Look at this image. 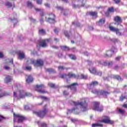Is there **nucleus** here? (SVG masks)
<instances>
[{"mask_svg":"<svg viewBox=\"0 0 127 127\" xmlns=\"http://www.w3.org/2000/svg\"><path fill=\"white\" fill-rule=\"evenodd\" d=\"M69 103L71 105H74L75 106V108L69 110V111L67 113V114H69V113H73L74 114H79V109H78V106H80L81 111L82 112H86V111L88 110V108H87V103H86V100L83 99L82 102L77 101L75 102V101H73L70 100Z\"/></svg>","mask_w":127,"mask_h":127,"instance_id":"f257e3e1","label":"nucleus"},{"mask_svg":"<svg viewBox=\"0 0 127 127\" xmlns=\"http://www.w3.org/2000/svg\"><path fill=\"white\" fill-rule=\"evenodd\" d=\"M32 96V94L31 93L29 92H25L23 90H20L19 91V96H17L16 95V92H13V97H14V100L15 99V98L17 99H22V98H24V97H31Z\"/></svg>","mask_w":127,"mask_h":127,"instance_id":"f03ea898","label":"nucleus"},{"mask_svg":"<svg viewBox=\"0 0 127 127\" xmlns=\"http://www.w3.org/2000/svg\"><path fill=\"white\" fill-rule=\"evenodd\" d=\"M75 2H77V4L76 5L75 4H72V7L73 8H78V7H82L83 6H85V4H86V0H75Z\"/></svg>","mask_w":127,"mask_h":127,"instance_id":"7ed1b4c3","label":"nucleus"},{"mask_svg":"<svg viewBox=\"0 0 127 127\" xmlns=\"http://www.w3.org/2000/svg\"><path fill=\"white\" fill-rule=\"evenodd\" d=\"M29 64H33L35 66H43V61L42 60H37L36 61L33 59H29L27 61Z\"/></svg>","mask_w":127,"mask_h":127,"instance_id":"20e7f679","label":"nucleus"},{"mask_svg":"<svg viewBox=\"0 0 127 127\" xmlns=\"http://www.w3.org/2000/svg\"><path fill=\"white\" fill-rule=\"evenodd\" d=\"M91 92L93 94H97V95H102L104 97H107L108 95H110V94H111L110 92H108L106 90H100L99 91L96 89H94L92 90Z\"/></svg>","mask_w":127,"mask_h":127,"instance_id":"39448f33","label":"nucleus"},{"mask_svg":"<svg viewBox=\"0 0 127 127\" xmlns=\"http://www.w3.org/2000/svg\"><path fill=\"white\" fill-rule=\"evenodd\" d=\"M13 122L15 123L16 122V120H18V123H22L23 121L25 119V118L19 114L15 115V114H13Z\"/></svg>","mask_w":127,"mask_h":127,"instance_id":"423d86ee","label":"nucleus"},{"mask_svg":"<svg viewBox=\"0 0 127 127\" xmlns=\"http://www.w3.org/2000/svg\"><path fill=\"white\" fill-rule=\"evenodd\" d=\"M67 77H68V78H75V79H80L78 75H76L75 74L72 73V72H69L68 75L64 73L60 76V78H62V79H65V78H67Z\"/></svg>","mask_w":127,"mask_h":127,"instance_id":"0eeeda50","label":"nucleus"},{"mask_svg":"<svg viewBox=\"0 0 127 127\" xmlns=\"http://www.w3.org/2000/svg\"><path fill=\"white\" fill-rule=\"evenodd\" d=\"M48 15V18L47 16L46 17V21L49 22L50 23H54V22H55V15L51 13Z\"/></svg>","mask_w":127,"mask_h":127,"instance_id":"6e6552de","label":"nucleus"},{"mask_svg":"<svg viewBox=\"0 0 127 127\" xmlns=\"http://www.w3.org/2000/svg\"><path fill=\"white\" fill-rule=\"evenodd\" d=\"M33 113L38 117H39L41 119H43L45 115H46V113H47V110L45 108L44 111L40 112L33 111Z\"/></svg>","mask_w":127,"mask_h":127,"instance_id":"1a4fd4ad","label":"nucleus"},{"mask_svg":"<svg viewBox=\"0 0 127 127\" xmlns=\"http://www.w3.org/2000/svg\"><path fill=\"white\" fill-rule=\"evenodd\" d=\"M116 52H118V49L115 47H112L111 51H108L106 52V55L105 56V57H111L112 55H113L114 53H116Z\"/></svg>","mask_w":127,"mask_h":127,"instance_id":"9d476101","label":"nucleus"},{"mask_svg":"<svg viewBox=\"0 0 127 127\" xmlns=\"http://www.w3.org/2000/svg\"><path fill=\"white\" fill-rule=\"evenodd\" d=\"M45 86L43 84H41L40 85H36L35 87V90L37 92H39V93H41L42 94H45L46 93V91L44 90V88Z\"/></svg>","mask_w":127,"mask_h":127,"instance_id":"9b49d317","label":"nucleus"},{"mask_svg":"<svg viewBox=\"0 0 127 127\" xmlns=\"http://www.w3.org/2000/svg\"><path fill=\"white\" fill-rule=\"evenodd\" d=\"M99 106H100V103L94 102L92 110H93V111H97V112H102L103 110V107H99Z\"/></svg>","mask_w":127,"mask_h":127,"instance_id":"f8f14e48","label":"nucleus"},{"mask_svg":"<svg viewBox=\"0 0 127 127\" xmlns=\"http://www.w3.org/2000/svg\"><path fill=\"white\" fill-rule=\"evenodd\" d=\"M109 29L111 31H113V32H116L117 35L120 36V35H122V33L120 32V29L116 28L113 26H109Z\"/></svg>","mask_w":127,"mask_h":127,"instance_id":"ddd939ff","label":"nucleus"},{"mask_svg":"<svg viewBox=\"0 0 127 127\" xmlns=\"http://www.w3.org/2000/svg\"><path fill=\"white\" fill-rule=\"evenodd\" d=\"M50 41V39L41 40L40 41V46L41 47H46L47 46L46 42H49Z\"/></svg>","mask_w":127,"mask_h":127,"instance_id":"4468645a","label":"nucleus"},{"mask_svg":"<svg viewBox=\"0 0 127 127\" xmlns=\"http://www.w3.org/2000/svg\"><path fill=\"white\" fill-rule=\"evenodd\" d=\"M76 86H78V84L77 83H74L70 85L67 86V88H70V90L72 91H73V92H76L77 91V88L76 87Z\"/></svg>","mask_w":127,"mask_h":127,"instance_id":"2eb2a0df","label":"nucleus"},{"mask_svg":"<svg viewBox=\"0 0 127 127\" xmlns=\"http://www.w3.org/2000/svg\"><path fill=\"white\" fill-rule=\"evenodd\" d=\"M101 123H104L105 124H110V125H113L114 124V121L110 120V118L105 117V119H103Z\"/></svg>","mask_w":127,"mask_h":127,"instance_id":"dca6fc26","label":"nucleus"},{"mask_svg":"<svg viewBox=\"0 0 127 127\" xmlns=\"http://www.w3.org/2000/svg\"><path fill=\"white\" fill-rule=\"evenodd\" d=\"M10 64H13V59H11V60L10 61L8 62V63L7 64H5L4 65V69H5V70H9V69H10V68L9 67V65H10Z\"/></svg>","mask_w":127,"mask_h":127,"instance_id":"f3484780","label":"nucleus"},{"mask_svg":"<svg viewBox=\"0 0 127 127\" xmlns=\"http://www.w3.org/2000/svg\"><path fill=\"white\" fill-rule=\"evenodd\" d=\"M105 22H106V19L104 18H102L98 22H96V24L99 26H102L103 24H105Z\"/></svg>","mask_w":127,"mask_h":127,"instance_id":"a211bd4d","label":"nucleus"},{"mask_svg":"<svg viewBox=\"0 0 127 127\" xmlns=\"http://www.w3.org/2000/svg\"><path fill=\"white\" fill-rule=\"evenodd\" d=\"M18 54L19 55V59H23L25 57V55L24 54V53L21 51H19L18 52Z\"/></svg>","mask_w":127,"mask_h":127,"instance_id":"6ab92c4d","label":"nucleus"},{"mask_svg":"<svg viewBox=\"0 0 127 127\" xmlns=\"http://www.w3.org/2000/svg\"><path fill=\"white\" fill-rule=\"evenodd\" d=\"M9 93L6 92H2L0 90V99L3 97H5V96H8Z\"/></svg>","mask_w":127,"mask_h":127,"instance_id":"aec40b11","label":"nucleus"},{"mask_svg":"<svg viewBox=\"0 0 127 127\" xmlns=\"http://www.w3.org/2000/svg\"><path fill=\"white\" fill-rule=\"evenodd\" d=\"M115 21L118 22V23H122L123 22V20H122V18L119 16H117L114 18Z\"/></svg>","mask_w":127,"mask_h":127,"instance_id":"412c9836","label":"nucleus"},{"mask_svg":"<svg viewBox=\"0 0 127 127\" xmlns=\"http://www.w3.org/2000/svg\"><path fill=\"white\" fill-rule=\"evenodd\" d=\"M26 81L27 83H31L33 81V78L31 75H28L27 78L26 79Z\"/></svg>","mask_w":127,"mask_h":127,"instance_id":"4be33fe9","label":"nucleus"},{"mask_svg":"<svg viewBox=\"0 0 127 127\" xmlns=\"http://www.w3.org/2000/svg\"><path fill=\"white\" fill-rule=\"evenodd\" d=\"M113 64H114V63L112 61H111V62H105L104 63V65L105 66H108V67H112V66H113Z\"/></svg>","mask_w":127,"mask_h":127,"instance_id":"5701e85b","label":"nucleus"},{"mask_svg":"<svg viewBox=\"0 0 127 127\" xmlns=\"http://www.w3.org/2000/svg\"><path fill=\"white\" fill-rule=\"evenodd\" d=\"M89 70L92 74H94L95 75L97 74V71L96 70V68H95V67H91V68H89Z\"/></svg>","mask_w":127,"mask_h":127,"instance_id":"b1692460","label":"nucleus"},{"mask_svg":"<svg viewBox=\"0 0 127 127\" xmlns=\"http://www.w3.org/2000/svg\"><path fill=\"white\" fill-rule=\"evenodd\" d=\"M10 20H11V22H12L14 26H15L16 25V23L18 22L17 19L14 17L13 19L10 18Z\"/></svg>","mask_w":127,"mask_h":127,"instance_id":"393cba45","label":"nucleus"},{"mask_svg":"<svg viewBox=\"0 0 127 127\" xmlns=\"http://www.w3.org/2000/svg\"><path fill=\"white\" fill-rule=\"evenodd\" d=\"M11 79L12 78L10 76L7 75V76H6L4 79V81L5 82V83H9V82H10V81H11Z\"/></svg>","mask_w":127,"mask_h":127,"instance_id":"a878e982","label":"nucleus"},{"mask_svg":"<svg viewBox=\"0 0 127 127\" xmlns=\"http://www.w3.org/2000/svg\"><path fill=\"white\" fill-rule=\"evenodd\" d=\"M62 49H63V50H64L65 51H69V50H70L69 47L66 46H62Z\"/></svg>","mask_w":127,"mask_h":127,"instance_id":"bb28decb","label":"nucleus"},{"mask_svg":"<svg viewBox=\"0 0 127 127\" xmlns=\"http://www.w3.org/2000/svg\"><path fill=\"white\" fill-rule=\"evenodd\" d=\"M92 127H103V124H100V123H96V124H93L92 125Z\"/></svg>","mask_w":127,"mask_h":127,"instance_id":"cd10ccee","label":"nucleus"},{"mask_svg":"<svg viewBox=\"0 0 127 127\" xmlns=\"http://www.w3.org/2000/svg\"><path fill=\"white\" fill-rule=\"evenodd\" d=\"M113 78H114V79H117V80H118L119 81H123V79H122L121 76L119 75H114Z\"/></svg>","mask_w":127,"mask_h":127,"instance_id":"c85d7f7f","label":"nucleus"},{"mask_svg":"<svg viewBox=\"0 0 127 127\" xmlns=\"http://www.w3.org/2000/svg\"><path fill=\"white\" fill-rule=\"evenodd\" d=\"M90 15H92V16H97L98 13L97 12H89Z\"/></svg>","mask_w":127,"mask_h":127,"instance_id":"c756f323","label":"nucleus"},{"mask_svg":"<svg viewBox=\"0 0 127 127\" xmlns=\"http://www.w3.org/2000/svg\"><path fill=\"white\" fill-rule=\"evenodd\" d=\"M38 124L39 126H41V127H47V125L44 123H42L41 124L39 122H38Z\"/></svg>","mask_w":127,"mask_h":127,"instance_id":"7c9ffc66","label":"nucleus"},{"mask_svg":"<svg viewBox=\"0 0 127 127\" xmlns=\"http://www.w3.org/2000/svg\"><path fill=\"white\" fill-rule=\"evenodd\" d=\"M27 3L28 7H30V8H32V7H33V4H32L31 2L28 1Z\"/></svg>","mask_w":127,"mask_h":127,"instance_id":"2f4dec72","label":"nucleus"},{"mask_svg":"<svg viewBox=\"0 0 127 127\" xmlns=\"http://www.w3.org/2000/svg\"><path fill=\"white\" fill-rule=\"evenodd\" d=\"M97 85H99V82L98 81H93L91 84L90 86H97Z\"/></svg>","mask_w":127,"mask_h":127,"instance_id":"473e14b6","label":"nucleus"},{"mask_svg":"<svg viewBox=\"0 0 127 127\" xmlns=\"http://www.w3.org/2000/svg\"><path fill=\"white\" fill-rule=\"evenodd\" d=\"M69 57L70 59H72V60H76V56L74 55H69Z\"/></svg>","mask_w":127,"mask_h":127,"instance_id":"72a5a7b5","label":"nucleus"},{"mask_svg":"<svg viewBox=\"0 0 127 127\" xmlns=\"http://www.w3.org/2000/svg\"><path fill=\"white\" fill-rule=\"evenodd\" d=\"M39 31L40 34H42V35H44V34H45V30H44V29L39 30Z\"/></svg>","mask_w":127,"mask_h":127,"instance_id":"f704fd0d","label":"nucleus"},{"mask_svg":"<svg viewBox=\"0 0 127 127\" xmlns=\"http://www.w3.org/2000/svg\"><path fill=\"white\" fill-rule=\"evenodd\" d=\"M5 5H6V6H8V7H11V3L9 2H6L5 3Z\"/></svg>","mask_w":127,"mask_h":127,"instance_id":"c9c22d12","label":"nucleus"},{"mask_svg":"<svg viewBox=\"0 0 127 127\" xmlns=\"http://www.w3.org/2000/svg\"><path fill=\"white\" fill-rule=\"evenodd\" d=\"M119 113H120V114H125V110H124L122 109H119Z\"/></svg>","mask_w":127,"mask_h":127,"instance_id":"e433bc0d","label":"nucleus"},{"mask_svg":"<svg viewBox=\"0 0 127 127\" xmlns=\"http://www.w3.org/2000/svg\"><path fill=\"white\" fill-rule=\"evenodd\" d=\"M46 71H47V72H49V73L53 72V69L52 68H47Z\"/></svg>","mask_w":127,"mask_h":127,"instance_id":"4c0bfd02","label":"nucleus"},{"mask_svg":"<svg viewBox=\"0 0 127 127\" xmlns=\"http://www.w3.org/2000/svg\"><path fill=\"white\" fill-rule=\"evenodd\" d=\"M81 79H84V80H86L88 78V76L87 75H84V74H81Z\"/></svg>","mask_w":127,"mask_h":127,"instance_id":"58836bf2","label":"nucleus"},{"mask_svg":"<svg viewBox=\"0 0 127 127\" xmlns=\"http://www.w3.org/2000/svg\"><path fill=\"white\" fill-rule=\"evenodd\" d=\"M126 99V96H124L122 95V96L120 98V100L121 101V102H123Z\"/></svg>","mask_w":127,"mask_h":127,"instance_id":"ea45409f","label":"nucleus"},{"mask_svg":"<svg viewBox=\"0 0 127 127\" xmlns=\"http://www.w3.org/2000/svg\"><path fill=\"white\" fill-rule=\"evenodd\" d=\"M24 109H25V110L28 111V110H30V107H29V106H28V105H25L24 106Z\"/></svg>","mask_w":127,"mask_h":127,"instance_id":"a19ab883","label":"nucleus"},{"mask_svg":"<svg viewBox=\"0 0 127 127\" xmlns=\"http://www.w3.org/2000/svg\"><path fill=\"white\" fill-rule=\"evenodd\" d=\"M108 10L110 12H114V8L113 7L109 8Z\"/></svg>","mask_w":127,"mask_h":127,"instance_id":"79ce46f5","label":"nucleus"},{"mask_svg":"<svg viewBox=\"0 0 127 127\" xmlns=\"http://www.w3.org/2000/svg\"><path fill=\"white\" fill-rule=\"evenodd\" d=\"M49 85L50 86V87H51V88H54V87H55V84L52 83H49Z\"/></svg>","mask_w":127,"mask_h":127,"instance_id":"37998d69","label":"nucleus"},{"mask_svg":"<svg viewBox=\"0 0 127 127\" xmlns=\"http://www.w3.org/2000/svg\"><path fill=\"white\" fill-rule=\"evenodd\" d=\"M37 3L38 4H42V0H37Z\"/></svg>","mask_w":127,"mask_h":127,"instance_id":"c03bdc74","label":"nucleus"},{"mask_svg":"<svg viewBox=\"0 0 127 127\" xmlns=\"http://www.w3.org/2000/svg\"><path fill=\"white\" fill-rule=\"evenodd\" d=\"M35 9L36 11H41V12L43 11V9H39L38 8H35Z\"/></svg>","mask_w":127,"mask_h":127,"instance_id":"a18cd8bd","label":"nucleus"},{"mask_svg":"<svg viewBox=\"0 0 127 127\" xmlns=\"http://www.w3.org/2000/svg\"><path fill=\"white\" fill-rule=\"evenodd\" d=\"M30 19L32 22H35V21H36V20H35V19H34L32 17H30Z\"/></svg>","mask_w":127,"mask_h":127,"instance_id":"49530a36","label":"nucleus"},{"mask_svg":"<svg viewBox=\"0 0 127 127\" xmlns=\"http://www.w3.org/2000/svg\"><path fill=\"white\" fill-rule=\"evenodd\" d=\"M20 88H22V86L20 85H18L17 86L15 87V90H19Z\"/></svg>","mask_w":127,"mask_h":127,"instance_id":"de8ad7c7","label":"nucleus"},{"mask_svg":"<svg viewBox=\"0 0 127 127\" xmlns=\"http://www.w3.org/2000/svg\"><path fill=\"white\" fill-rule=\"evenodd\" d=\"M25 69H26V70L30 71V70H31V66H26Z\"/></svg>","mask_w":127,"mask_h":127,"instance_id":"09e8293b","label":"nucleus"},{"mask_svg":"<svg viewBox=\"0 0 127 127\" xmlns=\"http://www.w3.org/2000/svg\"><path fill=\"white\" fill-rule=\"evenodd\" d=\"M117 4H118V3H120L121 2V0H113Z\"/></svg>","mask_w":127,"mask_h":127,"instance_id":"8fccbe9b","label":"nucleus"},{"mask_svg":"<svg viewBox=\"0 0 127 127\" xmlns=\"http://www.w3.org/2000/svg\"><path fill=\"white\" fill-rule=\"evenodd\" d=\"M121 58H122L121 57H120V56L117 57H116V58H115V60H116V61H120V60H121Z\"/></svg>","mask_w":127,"mask_h":127,"instance_id":"3c124183","label":"nucleus"},{"mask_svg":"<svg viewBox=\"0 0 127 127\" xmlns=\"http://www.w3.org/2000/svg\"><path fill=\"white\" fill-rule=\"evenodd\" d=\"M96 75L98 76H102V72L101 71H97Z\"/></svg>","mask_w":127,"mask_h":127,"instance_id":"603ef678","label":"nucleus"},{"mask_svg":"<svg viewBox=\"0 0 127 127\" xmlns=\"http://www.w3.org/2000/svg\"><path fill=\"white\" fill-rule=\"evenodd\" d=\"M96 8L97 9H103V8H105V7L103 6H97L96 7Z\"/></svg>","mask_w":127,"mask_h":127,"instance_id":"864d4df0","label":"nucleus"},{"mask_svg":"<svg viewBox=\"0 0 127 127\" xmlns=\"http://www.w3.org/2000/svg\"><path fill=\"white\" fill-rule=\"evenodd\" d=\"M59 70H64L65 68L62 66H60L58 67Z\"/></svg>","mask_w":127,"mask_h":127,"instance_id":"5fc2aeb1","label":"nucleus"},{"mask_svg":"<svg viewBox=\"0 0 127 127\" xmlns=\"http://www.w3.org/2000/svg\"><path fill=\"white\" fill-rule=\"evenodd\" d=\"M41 99H42L43 100H48V98L45 96H40Z\"/></svg>","mask_w":127,"mask_h":127,"instance_id":"6e6d98bb","label":"nucleus"},{"mask_svg":"<svg viewBox=\"0 0 127 127\" xmlns=\"http://www.w3.org/2000/svg\"><path fill=\"white\" fill-rule=\"evenodd\" d=\"M57 9H59V10H63V7L61 6H58L57 7Z\"/></svg>","mask_w":127,"mask_h":127,"instance_id":"4d7b16f0","label":"nucleus"},{"mask_svg":"<svg viewBox=\"0 0 127 127\" xmlns=\"http://www.w3.org/2000/svg\"><path fill=\"white\" fill-rule=\"evenodd\" d=\"M64 34H65L66 37H69V34H68V32L67 31H65L64 32Z\"/></svg>","mask_w":127,"mask_h":127,"instance_id":"13d9d810","label":"nucleus"},{"mask_svg":"<svg viewBox=\"0 0 127 127\" xmlns=\"http://www.w3.org/2000/svg\"><path fill=\"white\" fill-rule=\"evenodd\" d=\"M64 95H65L66 96H67V95H69V93L68 92L64 91Z\"/></svg>","mask_w":127,"mask_h":127,"instance_id":"bf43d9fd","label":"nucleus"},{"mask_svg":"<svg viewBox=\"0 0 127 127\" xmlns=\"http://www.w3.org/2000/svg\"><path fill=\"white\" fill-rule=\"evenodd\" d=\"M62 13H63L64 15H67L68 14V13L67 11H66V13H65V11H62Z\"/></svg>","mask_w":127,"mask_h":127,"instance_id":"052dcab7","label":"nucleus"},{"mask_svg":"<svg viewBox=\"0 0 127 127\" xmlns=\"http://www.w3.org/2000/svg\"><path fill=\"white\" fill-rule=\"evenodd\" d=\"M45 5L47 7H50V4H49V3H45Z\"/></svg>","mask_w":127,"mask_h":127,"instance_id":"680f3d73","label":"nucleus"},{"mask_svg":"<svg viewBox=\"0 0 127 127\" xmlns=\"http://www.w3.org/2000/svg\"><path fill=\"white\" fill-rule=\"evenodd\" d=\"M3 57V54L0 52V58H2Z\"/></svg>","mask_w":127,"mask_h":127,"instance_id":"e2e57ef3","label":"nucleus"},{"mask_svg":"<svg viewBox=\"0 0 127 127\" xmlns=\"http://www.w3.org/2000/svg\"><path fill=\"white\" fill-rule=\"evenodd\" d=\"M118 40L117 39H114L113 40V41L114 42H118Z\"/></svg>","mask_w":127,"mask_h":127,"instance_id":"0e129e2a","label":"nucleus"},{"mask_svg":"<svg viewBox=\"0 0 127 127\" xmlns=\"http://www.w3.org/2000/svg\"><path fill=\"white\" fill-rule=\"evenodd\" d=\"M40 23H42L43 22V21H44V20H43V18H41L40 20Z\"/></svg>","mask_w":127,"mask_h":127,"instance_id":"69168bd1","label":"nucleus"},{"mask_svg":"<svg viewBox=\"0 0 127 127\" xmlns=\"http://www.w3.org/2000/svg\"><path fill=\"white\" fill-rule=\"evenodd\" d=\"M54 32H55V33H58V30L57 29H55L54 30Z\"/></svg>","mask_w":127,"mask_h":127,"instance_id":"338daca9","label":"nucleus"},{"mask_svg":"<svg viewBox=\"0 0 127 127\" xmlns=\"http://www.w3.org/2000/svg\"><path fill=\"white\" fill-rule=\"evenodd\" d=\"M62 1H64V2L67 3L68 2V0H62Z\"/></svg>","mask_w":127,"mask_h":127,"instance_id":"774afa93","label":"nucleus"}]
</instances>
